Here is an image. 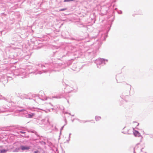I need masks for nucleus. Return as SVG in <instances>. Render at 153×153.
I'll return each instance as SVG.
<instances>
[{"mask_svg":"<svg viewBox=\"0 0 153 153\" xmlns=\"http://www.w3.org/2000/svg\"><path fill=\"white\" fill-rule=\"evenodd\" d=\"M21 148L22 150H28L30 149V147L28 146H21Z\"/></svg>","mask_w":153,"mask_h":153,"instance_id":"nucleus-1","label":"nucleus"},{"mask_svg":"<svg viewBox=\"0 0 153 153\" xmlns=\"http://www.w3.org/2000/svg\"><path fill=\"white\" fill-rule=\"evenodd\" d=\"M134 134L135 136L139 137L140 136V134L138 131H135L134 132Z\"/></svg>","mask_w":153,"mask_h":153,"instance_id":"nucleus-2","label":"nucleus"},{"mask_svg":"<svg viewBox=\"0 0 153 153\" xmlns=\"http://www.w3.org/2000/svg\"><path fill=\"white\" fill-rule=\"evenodd\" d=\"M35 115V114L34 113H32L31 114H28V117L31 118L33 116Z\"/></svg>","mask_w":153,"mask_h":153,"instance_id":"nucleus-3","label":"nucleus"},{"mask_svg":"<svg viewBox=\"0 0 153 153\" xmlns=\"http://www.w3.org/2000/svg\"><path fill=\"white\" fill-rule=\"evenodd\" d=\"M101 118L100 117L97 116L95 117V119L96 121H98L100 120Z\"/></svg>","mask_w":153,"mask_h":153,"instance_id":"nucleus-4","label":"nucleus"},{"mask_svg":"<svg viewBox=\"0 0 153 153\" xmlns=\"http://www.w3.org/2000/svg\"><path fill=\"white\" fill-rule=\"evenodd\" d=\"M74 0H64V2H69V1H74Z\"/></svg>","mask_w":153,"mask_h":153,"instance_id":"nucleus-5","label":"nucleus"},{"mask_svg":"<svg viewBox=\"0 0 153 153\" xmlns=\"http://www.w3.org/2000/svg\"><path fill=\"white\" fill-rule=\"evenodd\" d=\"M1 153H4L6 152V150L5 149H3L1 150Z\"/></svg>","mask_w":153,"mask_h":153,"instance_id":"nucleus-6","label":"nucleus"},{"mask_svg":"<svg viewBox=\"0 0 153 153\" xmlns=\"http://www.w3.org/2000/svg\"><path fill=\"white\" fill-rule=\"evenodd\" d=\"M67 9V8H64V9H60L59 10V11H64V10H66Z\"/></svg>","mask_w":153,"mask_h":153,"instance_id":"nucleus-7","label":"nucleus"},{"mask_svg":"<svg viewBox=\"0 0 153 153\" xmlns=\"http://www.w3.org/2000/svg\"><path fill=\"white\" fill-rule=\"evenodd\" d=\"M135 123V125L136 126H138V123L137 122Z\"/></svg>","mask_w":153,"mask_h":153,"instance_id":"nucleus-8","label":"nucleus"},{"mask_svg":"<svg viewBox=\"0 0 153 153\" xmlns=\"http://www.w3.org/2000/svg\"><path fill=\"white\" fill-rule=\"evenodd\" d=\"M34 152L35 153H39V152L38 151H36L35 152Z\"/></svg>","mask_w":153,"mask_h":153,"instance_id":"nucleus-9","label":"nucleus"}]
</instances>
